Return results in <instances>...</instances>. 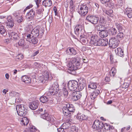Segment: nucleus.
I'll use <instances>...</instances> for the list:
<instances>
[{
	"label": "nucleus",
	"mask_w": 132,
	"mask_h": 132,
	"mask_svg": "<svg viewBox=\"0 0 132 132\" xmlns=\"http://www.w3.org/2000/svg\"><path fill=\"white\" fill-rule=\"evenodd\" d=\"M26 106L23 104L16 105V109L18 114L20 116H24L26 114Z\"/></svg>",
	"instance_id": "f257e3e1"
},
{
	"label": "nucleus",
	"mask_w": 132,
	"mask_h": 132,
	"mask_svg": "<svg viewBox=\"0 0 132 132\" xmlns=\"http://www.w3.org/2000/svg\"><path fill=\"white\" fill-rule=\"evenodd\" d=\"M78 13L81 15L84 16L88 12V7L86 4H83L78 7Z\"/></svg>",
	"instance_id": "f03ea898"
},
{
	"label": "nucleus",
	"mask_w": 132,
	"mask_h": 132,
	"mask_svg": "<svg viewBox=\"0 0 132 132\" xmlns=\"http://www.w3.org/2000/svg\"><path fill=\"white\" fill-rule=\"evenodd\" d=\"M78 83L77 81L75 80L70 81L68 83V88L71 91H75L77 88Z\"/></svg>",
	"instance_id": "7ed1b4c3"
},
{
	"label": "nucleus",
	"mask_w": 132,
	"mask_h": 132,
	"mask_svg": "<svg viewBox=\"0 0 132 132\" xmlns=\"http://www.w3.org/2000/svg\"><path fill=\"white\" fill-rule=\"evenodd\" d=\"M40 28V27L37 26L32 30L31 34L32 36H35V37H37L39 35L42 36L43 33V30H40L39 31Z\"/></svg>",
	"instance_id": "20e7f679"
},
{
	"label": "nucleus",
	"mask_w": 132,
	"mask_h": 132,
	"mask_svg": "<svg viewBox=\"0 0 132 132\" xmlns=\"http://www.w3.org/2000/svg\"><path fill=\"white\" fill-rule=\"evenodd\" d=\"M52 78L50 77L48 72L47 71H45L43 72L42 75L39 77V79L42 83H45L46 81L48 80L49 78L50 80Z\"/></svg>",
	"instance_id": "39448f33"
},
{
	"label": "nucleus",
	"mask_w": 132,
	"mask_h": 132,
	"mask_svg": "<svg viewBox=\"0 0 132 132\" xmlns=\"http://www.w3.org/2000/svg\"><path fill=\"white\" fill-rule=\"evenodd\" d=\"M40 117L49 122L51 124L54 123L55 120L54 118L51 116L48 113H45L41 114Z\"/></svg>",
	"instance_id": "423d86ee"
},
{
	"label": "nucleus",
	"mask_w": 132,
	"mask_h": 132,
	"mask_svg": "<svg viewBox=\"0 0 132 132\" xmlns=\"http://www.w3.org/2000/svg\"><path fill=\"white\" fill-rule=\"evenodd\" d=\"M119 42L118 39L115 37L111 38L109 42V45L110 47L112 48H115L117 47L118 45Z\"/></svg>",
	"instance_id": "0eeeda50"
},
{
	"label": "nucleus",
	"mask_w": 132,
	"mask_h": 132,
	"mask_svg": "<svg viewBox=\"0 0 132 132\" xmlns=\"http://www.w3.org/2000/svg\"><path fill=\"white\" fill-rule=\"evenodd\" d=\"M87 20L93 24H96L99 20V18L95 15H88L86 17Z\"/></svg>",
	"instance_id": "6e6552de"
},
{
	"label": "nucleus",
	"mask_w": 132,
	"mask_h": 132,
	"mask_svg": "<svg viewBox=\"0 0 132 132\" xmlns=\"http://www.w3.org/2000/svg\"><path fill=\"white\" fill-rule=\"evenodd\" d=\"M74 31L75 34L77 35H79V32H80L81 34L85 33V31L83 27L80 24L77 25L74 28Z\"/></svg>",
	"instance_id": "1a4fd4ad"
},
{
	"label": "nucleus",
	"mask_w": 132,
	"mask_h": 132,
	"mask_svg": "<svg viewBox=\"0 0 132 132\" xmlns=\"http://www.w3.org/2000/svg\"><path fill=\"white\" fill-rule=\"evenodd\" d=\"M103 123L100 122L99 120H96L94 122L92 127L95 130H100L103 127Z\"/></svg>",
	"instance_id": "9d476101"
},
{
	"label": "nucleus",
	"mask_w": 132,
	"mask_h": 132,
	"mask_svg": "<svg viewBox=\"0 0 132 132\" xmlns=\"http://www.w3.org/2000/svg\"><path fill=\"white\" fill-rule=\"evenodd\" d=\"M35 15V11L33 9H32L27 13L26 18L28 20L30 21L33 19Z\"/></svg>",
	"instance_id": "9b49d317"
},
{
	"label": "nucleus",
	"mask_w": 132,
	"mask_h": 132,
	"mask_svg": "<svg viewBox=\"0 0 132 132\" xmlns=\"http://www.w3.org/2000/svg\"><path fill=\"white\" fill-rule=\"evenodd\" d=\"M72 99L73 101H76L80 99L81 96V93L80 91L73 92L72 94Z\"/></svg>",
	"instance_id": "f8f14e48"
},
{
	"label": "nucleus",
	"mask_w": 132,
	"mask_h": 132,
	"mask_svg": "<svg viewBox=\"0 0 132 132\" xmlns=\"http://www.w3.org/2000/svg\"><path fill=\"white\" fill-rule=\"evenodd\" d=\"M34 36H32L31 34H28L27 35V40L30 42H31L33 44H36L38 42V40Z\"/></svg>",
	"instance_id": "ddd939ff"
},
{
	"label": "nucleus",
	"mask_w": 132,
	"mask_h": 132,
	"mask_svg": "<svg viewBox=\"0 0 132 132\" xmlns=\"http://www.w3.org/2000/svg\"><path fill=\"white\" fill-rule=\"evenodd\" d=\"M80 63L78 58H74L71 61H70L69 63V66H79Z\"/></svg>",
	"instance_id": "4468645a"
},
{
	"label": "nucleus",
	"mask_w": 132,
	"mask_h": 132,
	"mask_svg": "<svg viewBox=\"0 0 132 132\" xmlns=\"http://www.w3.org/2000/svg\"><path fill=\"white\" fill-rule=\"evenodd\" d=\"M88 36L89 37V44L91 45L93 43H95L96 45V43L95 42V41L97 39L98 37L96 35H88Z\"/></svg>",
	"instance_id": "2eb2a0df"
},
{
	"label": "nucleus",
	"mask_w": 132,
	"mask_h": 132,
	"mask_svg": "<svg viewBox=\"0 0 132 132\" xmlns=\"http://www.w3.org/2000/svg\"><path fill=\"white\" fill-rule=\"evenodd\" d=\"M88 35H81L80 37V40L83 44H85L89 43V40L87 38Z\"/></svg>",
	"instance_id": "dca6fc26"
},
{
	"label": "nucleus",
	"mask_w": 132,
	"mask_h": 132,
	"mask_svg": "<svg viewBox=\"0 0 132 132\" xmlns=\"http://www.w3.org/2000/svg\"><path fill=\"white\" fill-rule=\"evenodd\" d=\"M39 105V102L37 101L32 102L29 105L30 108L32 110H35L38 108Z\"/></svg>",
	"instance_id": "f3484780"
},
{
	"label": "nucleus",
	"mask_w": 132,
	"mask_h": 132,
	"mask_svg": "<svg viewBox=\"0 0 132 132\" xmlns=\"http://www.w3.org/2000/svg\"><path fill=\"white\" fill-rule=\"evenodd\" d=\"M66 53L68 55H74L76 54V52L73 48H68L66 50Z\"/></svg>",
	"instance_id": "a211bd4d"
},
{
	"label": "nucleus",
	"mask_w": 132,
	"mask_h": 132,
	"mask_svg": "<svg viewBox=\"0 0 132 132\" xmlns=\"http://www.w3.org/2000/svg\"><path fill=\"white\" fill-rule=\"evenodd\" d=\"M8 22L7 23V25L9 27L11 28L14 26V22L13 18L10 16H8L7 18Z\"/></svg>",
	"instance_id": "6ab92c4d"
},
{
	"label": "nucleus",
	"mask_w": 132,
	"mask_h": 132,
	"mask_svg": "<svg viewBox=\"0 0 132 132\" xmlns=\"http://www.w3.org/2000/svg\"><path fill=\"white\" fill-rule=\"evenodd\" d=\"M80 68L77 67H69L67 71L71 74L74 75L75 73L76 70Z\"/></svg>",
	"instance_id": "aec40b11"
},
{
	"label": "nucleus",
	"mask_w": 132,
	"mask_h": 132,
	"mask_svg": "<svg viewBox=\"0 0 132 132\" xmlns=\"http://www.w3.org/2000/svg\"><path fill=\"white\" fill-rule=\"evenodd\" d=\"M21 80L27 84H30L31 81V78L30 77H28V76H26L22 77Z\"/></svg>",
	"instance_id": "412c9836"
},
{
	"label": "nucleus",
	"mask_w": 132,
	"mask_h": 132,
	"mask_svg": "<svg viewBox=\"0 0 132 132\" xmlns=\"http://www.w3.org/2000/svg\"><path fill=\"white\" fill-rule=\"evenodd\" d=\"M11 31H9L8 32V34L10 35V36H11L15 40H17L19 39V37L17 34L14 32H11Z\"/></svg>",
	"instance_id": "4be33fe9"
},
{
	"label": "nucleus",
	"mask_w": 132,
	"mask_h": 132,
	"mask_svg": "<svg viewBox=\"0 0 132 132\" xmlns=\"http://www.w3.org/2000/svg\"><path fill=\"white\" fill-rule=\"evenodd\" d=\"M100 93V90H99L96 89L90 95L91 99L92 100H94L96 97Z\"/></svg>",
	"instance_id": "5701e85b"
},
{
	"label": "nucleus",
	"mask_w": 132,
	"mask_h": 132,
	"mask_svg": "<svg viewBox=\"0 0 132 132\" xmlns=\"http://www.w3.org/2000/svg\"><path fill=\"white\" fill-rule=\"evenodd\" d=\"M0 33L4 36L7 34L6 30L2 24H0Z\"/></svg>",
	"instance_id": "b1692460"
},
{
	"label": "nucleus",
	"mask_w": 132,
	"mask_h": 132,
	"mask_svg": "<svg viewBox=\"0 0 132 132\" xmlns=\"http://www.w3.org/2000/svg\"><path fill=\"white\" fill-rule=\"evenodd\" d=\"M29 122V120L27 117H23L21 120L20 123L22 125L26 126Z\"/></svg>",
	"instance_id": "393cba45"
},
{
	"label": "nucleus",
	"mask_w": 132,
	"mask_h": 132,
	"mask_svg": "<svg viewBox=\"0 0 132 132\" xmlns=\"http://www.w3.org/2000/svg\"><path fill=\"white\" fill-rule=\"evenodd\" d=\"M43 5L46 7H50L52 5V2L51 0H44L42 1Z\"/></svg>",
	"instance_id": "a878e982"
},
{
	"label": "nucleus",
	"mask_w": 132,
	"mask_h": 132,
	"mask_svg": "<svg viewBox=\"0 0 132 132\" xmlns=\"http://www.w3.org/2000/svg\"><path fill=\"white\" fill-rule=\"evenodd\" d=\"M100 44L99 45L100 46H106L108 44V41L106 39H100Z\"/></svg>",
	"instance_id": "bb28decb"
},
{
	"label": "nucleus",
	"mask_w": 132,
	"mask_h": 132,
	"mask_svg": "<svg viewBox=\"0 0 132 132\" xmlns=\"http://www.w3.org/2000/svg\"><path fill=\"white\" fill-rule=\"evenodd\" d=\"M99 35L102 38L106 37L108 36V32L107 30H102L99 32Z\"/></svg>",
	"instance_id": "cd10ccee"
},
{
	"label": "nucleus",
	"mask_w": 132,
	"mask_h": 132,
	"mask_svg": "<svg viewBox=\"0 0 132 132\" xmlns=\"http://www.w3.org/2000/svg\"><path fill=\"white\" fill-rule=\"evenodd\" d=\"M65 106H67V108L68 109V110L70 112H73L75 111V108L73 105L68 103L65 105Z\"/></svg>",
	"instance_id": "c85d7f7f"
},
{
	"label": "nucleus",
	"mask_w": 132,
	"mask_h": 132,
	"mask_svg": "<svg viewBox=\"0 0 132 132\" xmlns=\"http://www.w3.org/2000/svg\"><path fill=\"white\" fill-rule=\"evenodd\" d=\"M116 52L119 56H122L124 55L123 51L121 48H118L115 50Z\"/></svg>",
	"instance_id": "c756f323"
},
{
	"label": "nucleus",
	"mask_w": 132,
	"mask_h": 132,
	"mask_svg": "<svg viewBox=\"0 0 132 132\" xmlns=\"http://www.w3.org/2000/svg\"><path fill=\"white\" fill-rule=\"evenodd\" d=\"M36 130L35 127L32 126L28 129H26L23 132H35Z\"/></svg>",
	"instance_id": "7c9ffc66"
},
{
	"label": "nucleus",
	"mask_w": 132,
	"mask_h": 132,
	"mask_svg": "<svg viewBox=\"0 0 132 132\" xmlns=\"http://www.w3.org/2000/svg\"><path fill=\"white\" fill-rule=\"evenodd\" d=\"M125 14L127 15L128 17L130 18H132V10L131 9H126Z\"/></svg>",
	"instance_id": "2f4dec72"
},
{
	"label": "nucleus",
	"mask_w": 132,
	"mask_h": 132,
	"mask_svg": "<svg viewBox=\"0 0 132 132\" xmlns=\"http://www.w3.org/2000/svg\"><path fill=\"white\" fill-rule=\"evenodd\" d=\"M59 88V85L58 82L57 81H55L54 82L53 84L52 85V86H51L49 89L50 90H53V89H55L56 88Z\"/></svg>",
	"instance_id": "473e14b6"
},
{
	"label": "nucleus",
	"mask_w": 132,
	"mask_h": 132,
	"mask_svg": "<svg viewBox=\"0 0 132 132\" xmlns=\"http://www.w3.org/2000/svg\"><path fill=\"white\" fill-rule=\"evenodd\" d=\"M59 90V88L56 89H53V90H50L49 92L52 95H54L57 94Z\"/></svg>",
	"instance_id": "72a5a7b5"
},
{
	"label": "nucleus",
	"mask_w": 132,
	"mask_h": 132,
	"mask_svg": "<svg viewBox=\"0 0 132 132\" xmlns=\"http://www.w3.org/2000/svg\"><path fill=\"white\" fill-rule=\"evenodd\" d=\"M40 100L41 102L44 103L47 102L48 99L47 97L45 96H43L40 98Z\"/></svg>",
	"instance_id": "f704fd0d"
},
{
	"label": "nucleus",
	"mask_w": 132,
	"mask_h": 132,
	"mask_svg": "<svg viewBox=\"0 0 132 132\" xmlns=\"http://www.w3.org/2000/svg\"><path fill=\"white\" fill-rule=\"evenodd\" d=\"M115 25L119 31H121L123 30L122 25L120 23H116Z\"/></svg>",
	"instance_id": "c9c22d12"
},
{
	"label": "nucleus",
	"mask_w": 132,
	"mask_h": 132,
	"mask_svg": "<svg viewBox=\"0 0 132 132\" xmlns=\"http://www.w3.org/2000/svg\"><path fill=\"white\" fill-rule=\"evenodd\" d=\"M18 44L19 46L24 47L26 45V43L25 42L24 39H21L19 42Z\"/></svg>",
	"instance_id": "e433bc0d"
},
{
	"label": "nucleus",
	"mask_w": 132,
	"mask_h": 132,
	"mask_svg": "<svg viewBox=\"0 0 132 132\" xmlns=\"http://www.w3.org/2000/svg\"><path fill=\"white\" fill-rule=\"evenodd\" d=\"M124 37V36L123 33L122 32H120L119 33L117 36V37L118 39V40H121Z\"/></svg>",
	"instance_id": "4c0bfd02"
},
{
	"label": "nucleus",
	"mask_w": 132,
	"mask_h": 132,
	"mask_svg": "<svg viewBox=\"0 0 132 132\" xmlns=\"http://www.w3.org/2000/svg\"><path fill=\"white\" fill-rule=\"evenodd\" d=\"M23 57V55L22 54H18L16 57L15 59L16 60L18 61L22 60Z\"/></svg>",
	"instance_id": "58836bf2"
},
{
	"label": "nucleus",
	"mask_w": 132,
	"mask_h": 132,
	"mask_svg": "<svg viewBox=\"0 0 132 132\" xmlns=\"http://www.w3.org/2000/svg\"><path fill=\"white\" fill-rule=\"evenodd\" d=\"M88 88L92 89H95L96 88V84L95 83H92L88 86Z\"/></svg>",
	"instance_id": "ea45409f"
},
{
	"label": "nucleus",
	"mask_w": 132,
	"mask_h": 132,
	"mask_svg": "<svg viewBox=\"0 0 132 132\" xmlns=\"http://www.w3.org/2000/svg\"><path fill=\"white\" fill-rule=\"evenodd\" d=\"M110 32L111 35H115L116 34L117 30L115 28H112L110 29Z\"/></svg>",
	"instance_id": "a19ab883"
},
{
	"label": "nucleus",
	"mask_w": 132,
	"mask_h": 132,
	"mask_svg": "<svg viewBox=\"0 0 132 132\" xmlns=\"http://www.w3.org/2000/svg\"><path fill=\"white\" fill-rule=\"evenodd\" d=\"M105 12L108 15L110 16H112L113 10H106L105 11Z\"/></svg>",
	"instance_id": "79ce46f5"
},
{
	"label": "nucleus",
	"mask_w": 132,
	"mask_h": 132,
	"mask_svg": "<svg viewBox=\"0 0 132 132\" xmlns=\"http://www.w3.org/2000/svg\"><path fill=\"white\" fill-rule=\"evenodd\" d=\"M64 97H66L68 94V92L67 89L65 88H63L62 89Z\"/></svg>",
	"instance_id": "37998d69"
},
{
	"label": "nucleus",
	"mask_w": 132,
	"mask_h": 132,
	"mask_svg": "<svg viewBox=\"0 0 132 132\" xmlns=\"http://www.w3.org/2000/svg\"><path fill=\"white\" fill-rule=\"evenodd\" d=\"M64 115L66 116L67 118L70 119L71 118V115L70 112H63Z\"/></svg>",
	"instance_id": "c03bdc74"
},
{
	"label": "nucleus",
	"mask_w": 132,
	"mask_h": 132,
	"mask_svg": "<svg viewBox=\"0 0 132 132\" xmlns=\"http://www.w3.org/2000/svg\"><path fill=\"white\" fill-rule=\"evenodd\" d=\"M70 8L72 11H73L74 8V2L72 0H71L70 2Z\"/></svg>",
	"instance_id": "a18cd8bd"
},
{
	"label": "nucleus",
	"mask_w": 132,
	"mask_h": 132,
	"mask_svg": "<svg viewBox=\"0 0 132 132\" xmlns=\"http://www.w3.org/2000/svg\"><path fill=\"white\" fill-rule=\"evenodd\" d=\"M10 96L13 97L15 96H18L19 95V94L18 93H16L15 92L12 91L10 93Z\"/></svg>",
	"instance_id": "49530a36"
},
{
	"label": "nucleus",
	"mask_w": 132,
	"mask_h": 132,
	"mask_svg": "<svg viewBox=\"0 0 132 132\" xmlns=\"http://www.w3.org/2000/svg\"><path fill=\"white\" fill-rule=\"evenodd\" d=\"M106 20L102 16H101L100 18L99 22L101 24H105Z\"/></svg>",
	"instance_id": "de8ad7c7"
},
{
	"label": "nucleus",
	"mask_w": 132,
	"mask_h": 132,
	"mask_svg": "<svg viewBox=\"0 0 132 132\" xmlns=\"http://www.w3.org/2000/svg\"><path fill=\"white\" fill-rule=\"evenodd\" d=\"M84 85L82 84H80L78 85V89L79 90H82L84 88Z\"/></svg>",
	"instance_id": "09e8293b"
},
{
	"label": "nucleus",
	"mask_w": 132,
	"mask_h": 132,
	"mask_svg": "<svg viewBox=\"0 0 132 132\" xmlns=\"http://www.w3.org/2000/svg\"><path fill=\"white\" fill-rule=\"evenodd\" d=\"M44 9L42 7L40 9L37 10V13L39 15H40V16H41L43 11H44Z\"/></svg>",
	"instance_id": "8fccbe9b"
},
{
	"label": "nucleus",
	"mask_w": 132,
	"mask_h": 132,
	"mask_svg": "<svg viewBox=\"0 0 132 132\" xmlns=\"http://www.w3.org/2000/svg\"><path fill=\"white\" fill-rule=\"evenodd\" d=\"M77 118L80 121H82L83 120V116L82 114H78L77 116Z\"/></svg>",
	"instance_id": "3c124183"
},
{
	"label": "nucleus",
	"mask_w": 132,
	"mask_h": 132,
	"mask_svg": "<svg viewBox=\"0 0 132 132\" xmlns=\"http://www.w3.org/2000/svg\"><path fill=\"white\" fill-rule=\"evenodd\" d=\"M111 71L112 74V76L114 77L116 72V70L114 67H113L112 68Z\"/></svg>",
	"instance_id": "603ef678"
},
{
	"label": "nucleus",
	"mask_w": 132,
	"mask_h": 132,
	"mask_svg": "<svg viewBox=\"0 0 132 132\" xmlns=\"http://www.w3.org/2000/svg\"><path fill=\"white\" fill-rule=\"evenodd\" d=\"M63 127L64 126L65 127V129H68L70 126V123L68 122L64 123L63 125Z\"/></svg>",
	"instance_id": "864d4df0"
},
{
	"label": "nucleus",
	"mask_w": 132,
	"mask_h": 132,
	"mask_svg": "<svg viewBox=\"0 0 132 132\" xmlns=\"http://www.w3.org/2000/svg\"><path fill=\"white\" fill-rule=\"evenodd\" d=\"M99 42H100V39H98V38L97 39H96V40L95 41V42L96 43V45L95 44H96L95 43H94V44H93V43L91 45L92 46H93V45L96 46H100V45H99V44H100Z\"/></svg>",
	"instance_id": "5fc2aeb1"
},
{
	"label": "nucleus",
	"mask_w": 132,
	"mask_h": 132,
	"mask_svg": "<svg viewBox=\"0 0 132 132\" xmlns=\"http://www.w3.org/2000/svg\"><path fill=\"white\" fill-rule=\"evenodd\" d=\"M78 129L75 126L71 127V132H77Z\"/></svg>",
	"instance_id": "6e6d98bb"
},
{
	"label": "nucleus",
	"mask_w": 132,
	"mask_h": 132,
	"mask_svg": "<svg viewBox=\"0 0 132 132\" xmlns=\"http://www.w3.org/2000/svg\"><path fill=\"white\" fill-rule=\"evenodd\" d=\"M107 6L110 7L111 8H112L114 7V4L113 3H110L109 2H107Z\"/></svg>",
	"instance_id": "4d7b16f0"
},
{
	"label": "nucleus",
	"mask_w": 132,
	"mask_h": 132,
	"mask_svg": "<svg viewBox=\"0 0 132 132\" xmlns=\"http://www.w3.org/2000/svg\"><path fill=\"white\" fill-rule=\"evenodd\" d=\"M17 21L18 23H20L22 22L23 20L21 16L18 17L17 18Z\"/></svg>",
	"instance_id": "13d9d810"
},
{
	"label": "nucleus",
	"mask_w": 132,
	"mask_h": 132,
	"mask_svg": "<svg viewBox=\"0 0 132 132\" xmlns=\"http://www.w3.org/2000/svg\"><path fill=\"white\" fill-rule=\"evenodd\" d=\"M42 0H35V1L37 5V7H38L39 6V4L40 3Z\"/></svg>",
	"instance_id": "bf43d9fd"
},
{
	"label": "nucleus",
	"mask_w": 132,
	"mask_h": 132,
	"mask_svg": "<svg viewBox=\"0 0 132 132\" xmlns=\"http://www.w3.org/2000/svg\"><path fill=\"white\" fill-rule=\"evenodd\" d=\"M129 86V84L127 82H124L122 85V87L124 88H126L128 87Z\"/></svg>",
	"instance_id": "052dcab7"
},
{
	"label": "nucleus",
	"mask_w": 132,
	"mask_h": 132,
	"mask_svg": "<svg viewBox=\"0 0 132 132\" xmlns=\"http://www.w3.org/2000/svg\"><path fill=\"white\" fill-rule=\"evenodd\" d=\"M62 110L63 112H70L69 110H68V109L67 108V106L65 105L63 107Z\"/></svg>",
	"instance_id": "680f3d73"
},
{
	"label": "nucleus",
	"mask_w": 132,
	"mask_h": 132,
	"mask_svg": "<svg viewBox=\"0 0 132 132\" xmlns=\"http://www.w3.org/2000/svg\"><path fill=\"white\" fill-rule=\"evenodd\" d=\"M109 125L108 124L106 123H105L103 125V126L105 130H109Z\"/></svg>",
	"instance_id": "e2e57ef3"
},
{
	"label": "nucleus",
	"mask_w": 132,
	"mask_h": 132,
	"mask_svg": "<svg viewBox=\"0 0 132 132\" xmlns=\"http://www.w3.org/2000/svg\"><path fill=\"white\" fill-rule=\"evenodd\" d=\"M110 60L111 63V64H113L114 63V61L113 60V56L112 55H111L110 56Z\"/></svg>",
	"instance_id": "0e129e2a"
},
{
	"label": "nucleus",
	"mask_w": 132,
	"mask_h": 132,
	"mask_svg": "<svg viewBox=\"0 0 132 132\" xmlns=\"http://www.w3.org/2000/svg\"><path fill=\"white\" fill-rule=\"evenodd\" d=\"M22 101V99L20 97H18L15 99V101L18 102H19V103H21Z\"/></svg>",
	"instance_id": "69168bd1"
},
{
	"label": "nucleus",
	"mask_w": 132,
	"mask_h": 132,
	"mask_svg": "<svg viewBox=\"0 0 132 132\" xmlns=\"http://www.w3.org/2000/svg\"><path fill=\"white\" fill-rule=\"evenodd\" d=\"M13 15L15 17H18L19 15V14L18 11L15 12L13 14Z\"/></svg>",
	"instance_id": "338daca9"
},
{
	"label": "nucleus",
	"mask_w": 132,
	"mask_h": 132,
	"mask_svg": "<svg viewBox=\"0 0 132 132\" xmlns=\"http://www.w3.org/2000/svg\"><path fill=\"white\" fill-rule=\"evenodd\" d=\"M102 25H100V26H99V25L97 26V30L98 31H102L103 30H102Z\"/></svg>",
	"instance_id": "774afa93"
}]
</instances>
